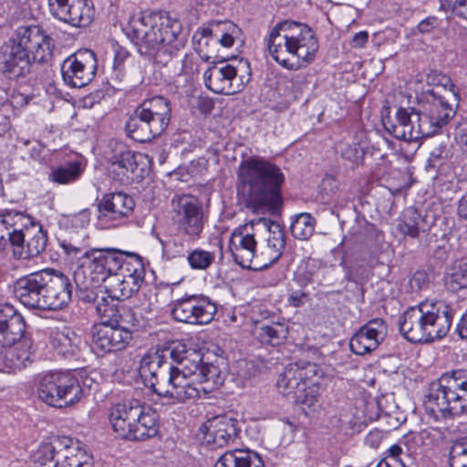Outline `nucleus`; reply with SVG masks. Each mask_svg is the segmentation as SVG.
<instances>
[{"mask_svg": "<svg viewBox=\"0 0 467 467\" xmlns=\"http://www.w3.org/2000/svg\"><path fill=\"white\" fill-rule=\"evenodd\" d=\"M51 40L39 26L32 25L19 26L7 42L26 51L36 62L43 63L52 57Z\"/></svg>", "mask_w": 467, "mask_h": 467, "instance_id": "17", "label": "nucleus"}, {"mask_svg": "<svg viewBox=\"0 0 467 467\" xmlns=\"http://www.w3.org/2000/svg\"><path fill=\"white\" fill-rule=\"evenodd\" d=\"M81 343L80 337L69 327L57 328L50 334L52 348L61 356H75Z\"/></svg>", "mask_w": 467, "mask_h": 467, "instance_id": "37", "label": "nucleus"}, {"mask_svg": "<svg viewBox=\"0 0 467 467\" xmlns=\"http://www.w3.org/2000/svg\"><path fill=\"white\" fill-rule=\"evenodd\" d=\"M267 48L280 66L297 70L314 59L318 50V41L307 25L285 20L277 23L269 32Z\"/></svg>", "mask_w": 467, "mask_h": 467, "instance_id": "4", "label": "nucleus"}, {"mask_svg": "<svg viewBox=\"0 0 467 467\" xmlns=\"http://www.w3.org/2000/svg\"><path fill=\"white\" fill-rule=\"evenodd\" d=\"M214 259V253L205 251L201 248L192 250L187 256V260L191 268L194 270L208 269L213 263Z\"/></svg>", "mask_w": 467, "mask_h": 467, "instance_id": "48", "label": "nucleus"}, {"mask_svg": "<svg viewBox=\"0 0 467 467\" xmlns=\"http://www.w3.org/2000/svg\"><path fill=\"white\" fill-rule=\"evenodd\" d=\"M214 467H265L259 453L251 450H233L224 452Z\"/></svg>", "mask_w": 467, "mask_h": 467, "instance_id": "35", "label": "nucleus"}, {"mask_svg": "<svg viewBox=\"0 0 467 467\" xmlns=\"http://www.w3.org/2000/svg\"><path fill=\"white\" fill-rule=\"evenodd\" d=\"M171 212L181 234L192 241L201 237L208 218L201 200L191 194L175 196L171 200Z\"/></svg>", "mask_w": 467, "mask_h": 467, "instance_id": "12", "label": "nucleus"}, {"mask_svg": "<svg viewBox=\"0 0 467 467\" xmlns=\"http://www.w3.org/2000/svg\"><path fill=\"white\" fill-rule=\"evenodd\" d=\"M250 224L251 229L254 226H262L268 231L267 250L271 256L270 263H275L281 257L285 246V234L280 224L267 218L252 220Z\"/></svg>", "mask_w": 467, "mask_h": 467, "instance_id": "32", "label": "nucleus"}, {"mask_svg": "<svg viewBox=\"0 0 467 467\" xmlns=\"http://www.w3.org/2000/svg\"><path fill=\"white\" fill-rule=\"evenodd\" d=\"M417 109L399 108L394 119L383 117L382 124L385 130L398 140L411 142L425 138L420 123L417 122L414 114Z\"/></svg>", "mask_w": 467, "mask_h": 467, "instance_id": "22", "label": "nucleus"}, {"mask_svg": "<svg viewBox=\"0 0 467 467\" xmlns=\"http://www.w3.org/2000/svg\"><path fill=\"white\" fill-rule=\"evenodd\" d=\"M308 299V294L302 291H293L288 296V303L294 307H299L303 306Z\"/></svg>", "mask_w": 467, "mask_h": 467, "instance_id": "57", "label": "nucleus"}, {"mask_svg": "<svg viewBox=\"0 0 467 467\" xmlns=\"http://www.w3.org/2000/svg\"><path fill=\"white\" fill-rule=\"evenodd\" d=\"M454 115L455 109L452 106L432 88L419 99L414 118L420 123L426 138L437 133Z\"/></svg>", "mask_w": 467, "mask_h": 467, "instance_id": "13", "label": "nucleus"}, {"mask_svg": "<svg viewBox=\"0 0 467 467\" xmlns=\"http://www.w3.org/2000/svg\"><path fill=\"white\" fill-rule=\"evenodd\" d=\"M71 441L63 437L55 438L51 442L43 443L39 446L34 454V461L41 465H46L48 462H54V464L62 460L61 453L64 452V445H68Z\"/></svg>", "mask_w": 467, "mask_h": 467, "instance_id": "40", "label": "nucleus"}, {"mask_svg": "<svg viewBox=\"0 0 467 467\" xmlns=\"http://www.w3.org/2000/svg\"><path fill=\"white\" fill-rule=\"evenodd\" d=\"M134 207L133 198L127 193L122 192L105 193L98 202L99 220L119 224L133 213Z\"/></svg>", "mask_w": 467, "mask_h": 467, "instance_id": "24", "label": "nucleus"}, {"mask_svg": "<svg viewBox=\"0 0 467 467\" xmlns=\"http://www.w3.org/2000/svg\"><path fill=\"white\" fill-rule=\"evenodd\" d=\"M456 137L462 144L467 146V120L459 123L456 127Z\"/></svg>", "mask_w": 467, "mask_h": 467, "instance_id": "63", "label": "nucleus"}, {"mask_svg": "<svg viewBox=\"0 0 467 467\" xmlns=\"http://www.w3.org/2000/svg\"><path fill=\"white\" fill-rule=\"evenodd\" d=\"M61 462L54 467H93V457L79 446L64 445Z\"/></svg>", "mask_w": 467, "mask_h": 467, "instance_id": "43", "label": "nucleus"}, {"mask_svg": "<svg viewBox=\"0 0 467 467\" xmlns=\"http://www.w3.org/2000/svg\"><path fill=\"white\" fill-rule=\"evenodd\" d=\"M106 283L110 296L119 301L130 298L140 287L130 277L121 275L119 271L117 274H113Z\"/></svg>", "mask_w": 467, "mask_h": 467, "instance_id": "39", "label": "nucleus"}, {"mask_svg": "<svg viewBox=\"0 0 467 467\" xmlns=\"http://www.w3.org/2000/svg\"><path fill=\"white\" fill-rule=\"evenodd\" d=\"M453 309L444 300H425L409 307L399 319L401 335L412 343H430L444 337L451 327Z\"/></svg>", "mask_w": 467, "mask_h": 467, "instance_id": "5", "label": "nucleus"}, {"mask_svg": "<svg viewBox=\"0 0 467 467\" xmlns=\"http://www.w3.org/2000/svg\"><path fill=\"white\" fill-rule=\"evenodd\" d=\"M432 222H430L427 215H422L414 207L406 208L400 218L398 229L404 235L411 238L419 237L420 232L430 231Z\"/></svg>", "mask_w": 467, "mask_h": 467, "instance_id": "34", "label": "nucleus"}, {"mask_svg": "<svg viewBox=\"0 0 467 467\" xmlns=\"http://www.w3.org/2000/svg\"><path fill=\"white\" fill-rule=\"evenodd\" d=\"M316 219L308 213L295 215L292 219L290 231L299 240L309 239L315 232Z\"/></svg>", "mask_w": 467, "mask_h": 467, "instance_id": "46", "label": "nucleus"}, {"mask_svg": "<svg viewBox=\"0 0 467 467\" xmlns=\"http://www.w3.org/2000/svg\"><path fill=\"white\" fill-rule=\"evenodd\" d=\"M198 71V64L193 54H184L180 60V67L174 69V73L178 76H192Z\"/></svg>", "mask_w": 467, "mask_h": 467, "instance_id": "54", "label": "nucleus"}, {"mask_svg": "<svg viewBox=\"0 0 467 467\" xmlns=\"http://www.w3.org/2000/svg\"><path fill=\"white\" fill-rule=\"evenodd\" d=\"M37 393L47 405L65 408L78 402L83 390L78 378L71 373L49 371L39 377Z\"/></svg>", "mask_w": 467, "mask_h": 467, "instance_id": "10", "label": "nucleus"}, {"mask_svg": "<svg viewBox=\"0 0 467 467\" xmlns=\"http://www.w3.org/2000/svg\"><path fill=\"white\" fill-rule=\"evenodd\" d=\"M376 467H405L401 460H395L394 458H384Z\"/></svg>", "mask_w": 467, "mask_h": 467, "instance_id": "64", "label": "nucleus"}, {"mask_svg": "<svg viewBox=\"0 0 467 467\" xmlns=\"http://www.w3.org/2000/svg\"><path fill=\"white\" fill-rule=\"evenodd\" d=\"M83 172L81 162L67 161L51 170L48 178L55 183L67 184L77 181Z\"/></svg>", "mask_w": 467, "mask_h": 467, "instance_id": "44", "label": "nucleus"}, {"mask_svg": "<svg viewBox=\"0 0 467 467\" xmlns=\"http://www.w3.org/2000/svg\"><path fill=\"white\" fill-rule=\"evenodd\" d=\"M296 279L301 286H306L314 281L313 273L306 267H299L296 273Z\"/></svg>", "mask_w": 467, "mask_h": 467, "instance_id": "58", "label": "nucleus"}, {"mask_svg": "<svg viewBox=\"0 0 467 467\" xmlns=\"http://www.w3.org/2000/svg\"><path fill=\"white\" fill-rule=\"evenodd\" d=\"M156 238L161 244V250H162L163 256H165L167 258L175 257V254L173 253H171V245H174V246L176 245L175 241L171 240V239L163 240L158 234L156 235Z\"/></svg>", "mask_w": 467, "mask_h": 467, "instance_id": "62", "label": "nucleus"}, {"mask_svg": "<svg viewBox=\"0 0 467 467\" xmlns=\"http://www.w3.org/2000/svg\"><path fill=\"white\" fill-rule=\"evenodd\" d=\"M119 273L121 275L130 277L131 281H135L139 286L144 282L145 269L140 258L135 255V260L132 263H126L123 261L122 266L119 269Z\"/></svg>", "mask_w": 467, "mask_h": 467, "instance_id": "49", "label": "nucleus"}, {"mask_svg": "<svg viewBox=\"0 0 467 467\" xmlns=\"http://www.w3.org/2000/svg\"><path fill=\"white\" fill-rule=\"evenodd\" d=\"M387 335V325L381 318L369 320L350 338V350L356 355H365L375 350Z\"/></svg>", "mask_w": 467, "mask_h": 467, "instance_id": "27", "label": "nucleus"}, {"mask_svg": "<svg viewBox=\"0 0 467 467\" xmlns=\"http://www.w3.org/2000/svg\"><path fill=\"white\" fill-rule=\"evenodd\" d=\"M451 155V148L447 144H440L435 147L430 153L428 159V166L436 168L448 160Z\"/></svg>", "mask_w": 467, "mask_h": 467, "instance_id": "53", "label": "nucleus"}, {"mask_svg": "<svg viewBox=\"0 0 467 467\" xmlns=\"http://www.w3.org/2000/svg\"><path fill=\"white\" fill-rule=\"evenodd\" d=\"M249 227L250 223L240 225L233 231L229 240V250L234 260L243 268H251L256 251L254 234L249 232Z\"/></svg>", "mask_w": 467, "mask_h": 467, "instance_id": "28", "label": "nucleus"}, {"mask_svg": "<svg viewBox=\"0 0 467 467\" xmlns=\"http://www.w3.org/2000/svg\"><path fill=\"white\" fill-rule=\"evenodd\" d=\"M171 117V101L163 96L144 99L130 115L125 130L130 138L143 143L161 135Z\"/></svg>", "mask_w": 467, "mask_h": 467, "instance_id": "8", "label": "nucleus"}, {"mask_svg": "<svg viewBox=\"0 0 467 467\" xmlns=\"http://www.w3.org/2000/svg\"><path fill=\"white\" fill-rule=\"evenodd\" d=\"M428 413L436 419L461 416L467 412V369L443 373L429 388L424 400Z\"/></svg>", "mask_w": 467, "mask_h": 467, "instance_id": "6", "label": "nucleus"}, {"mask_svg": "<svg viewBox=\"0 0 467 467\" xmlns=\"http://www.w3.org/2000/svg\"><path fill=\"white\" fill-rule=\"evenodd\" d=\"M368 39V33L367 31H360L356 33L350 42L354 48H362L366 46Z\"/></svg>", "mask_w": 467, "mask_h": 467, "instance_id": "61", "label": "nucleus"}, {"mask_svg": "<svg viewBox=\"0 0 467 467\" xmlns=\"http://www.w3.org/2000/svg\"><path fill=\"white\" fill-rule=\"evenodd\" d=\"M316 374V366L311 363L289 364L277 379L276 387L280 393L294 403L311 405L306 393L310 378Z\"/></svg>", "mask_w": 467, "mask_h": 467, "instance_id": "14", "label": "nucleus"}, {"mask_svg": "<svg viewBox=\"0 0 467 467\" xmlns=\"http://www.w3.org/2000/svg\"><path fill=\"white\" fill-rule=\"evenodd\" d=\"M132 338L131 327L94 326L92 327V348L101 353L124 349Z\"/></svg>", "mask_w": 467, "mask_h": 467, "instance_id": "25", "label": "nucleus"}, {"mask_svg": "<svg viewBox=\"0 0 467 467\" xmlns=\"http://www.w3.org/2000/svg\"><path fill=\"white\" fill-rule=\"evenodd\" d=\"M89 221L90 212L88 209L67 217V222L71 224L72 228H76V230H85Z\"/></svg>", "mask_w": 467, "mask_h": 467, "instance_id": "55", "label": "nucleus"}, {"mask_svg": "<svg viewBox=\"0 0 467 467\" xmlns=\"http://www.w3.org/2000/svg\"><path fill=\"white\" fill-rule=\"evenodd\" d=\"M20 229L14 240V256L17 259H28L42 253L47 246V235L42 226L32 220Z\"/></svg>", "mask_w": 467, "mask_h": 467, "instance_id": "20", "label": "nucleus"}, {"mask_svg": "<svg viewBox=\"0 0 467 467\" xmlns=\"http://www.w3.org/2000/svg\"><path fill=\"white\" fill-rule=\"evenodd\" d=\"M46 280L43 310H58L67 306L73 292L70 278L59 271L47 268Z\"/></svg>", "mask_w": 467, "mask_h": 467, "instance_id": "23", "label": "nucleus"}, {"mask_svg": "<svg viewBox=\"0 0 467 467\" xmlns=\"http://www.w3.org/2000/svg\"><path fill=\"white\" fill-rule=\"evenodd\" d=\"M320 202L335 207H343L345 200L341 197L339 183L333 176L326 177L321 183L319 192Z\"/></svg>", "mask_w": 467, "mask_h": 467, "instance_id": "45", "label": "nucleus"}, {"mask_svg": "<svg viewBox=\"0 0 467 467\" xmlns=\"http://www.w3.org/2000/svg\"><path fill=\"white\" fill-rule=\"evenodd\" d=\"M439 21L436 17L431 16L422 21L418 25V29L420 33H429L434 28L438 27Z\"/></svg>", "mask_w": 467, "mask_h": 467, "instance_id": "60", "label": "nucleus"}, {"mask_svg": "<svg viewBox=\"0 0 467 467\" xmlns=\"http://www.w3.org/2000/svg\"><path fill=\"white\" fill-rule=\"evenodd\" d=\"M88 234L85 230H69L64 238L58 239L59 246L63 252L74 260L87 251Z\"/></svg>", "mask_w": 467, "mask_h": 467, "instance_id": "38", "label": "nucleus"}, {"mask_svg": "<svg viewBox=\"0 0 467 467\" xmlns=\"http://www.w3.org/2000/svg\"><path fill=\"white\" fill-rule=\"evenodd\" d=\"M155 411L146 410L138 400H128L115 404L109 420L113 431L124 440L145 441L158 433Z\"/></svg>", "mask_w": 467, "mask_h": 467, "instance_id": "9", "label": "nucleus"}, {"mask_svg": "<svg viewBox=\"0 0 467 467\" xmlns=\"http://www.w3.org/2000/svg\"><path fill=\"white\" fill-rule=\"evenodd\" d=\"M253 334L261 344L279 346L287 337L288 327L284 322L256 321Z\"/></svg>", "mask_w": 467, "mask_h": 467, "instance_id": "33", "label": "nucleus"}, {"mask_svg": "<svg viewBox=\"0 0 467 467\" xmlns=\"http://www.w3.org/2000/svg\"><path fill=\"white\" fill-rule=\"evenodd\" d=\"M237 178L248 210L254 213L280 212L285 175L277 165L262 158H249L240 162Z\"/></svg>", "mask_w": 467, "mask_h": 467, "instance_id": "3", "label": "nucleus"}, {"mask_svg": "<svg viewBox=\"0 0 467 467\" xmlns=\"http://www.w3.org/2000/svg\"><path fill=\"white\" fill-rule=\"evenodd\" d=\"M25 321L11 305L0 306V347L7 348L4 362L9 372L31 365L36 358L32 340L24 337Z\"/></svg>", "mask_w": 467, "mask_h": 467, "instance_id": "7", "label": "nucleus"}, {"mask_svg": "<svg viewBox=\"0 0 467 467\" xmlns=\"http://www.w3.org/2000/svg\"><path fill=\"white\" fill-rule=\"evenodd\" d=\"M444 282L451 292L467 288V258L458 259L447 267Z\"/></svg>", "mask_w": 467, "mask_h": 467, "instance_id": "41", "label": "nucleus"}, {"mask_svg": "<svg viewBox=\"0 0 467 467\" xmlns=\"http://www.w3.org/2000/svg\"><path fill=\"white\" fill-rule=\"evenodd\" d=\"M97 68L98 61L95 53L90 49H84L64 60L61 74L66 85L79 88L92 81Z\"/></svg>", "mask_w": 467, "mask_h": 467, "instance_id": "18", "label": "nucleus"}, {"mask_svg": "<svg viewBox=\"0 0 467 467\" xmlns=\"http://www.w3.org/2000/svg\"><path fill=\"white\" fill-rule=\"evenodd\" d=\"M123 255L133 256L132 254L115 248H92L79 257V265L88 270L96 282H107L121 268Z\"/></svg>", "mask_w": 467, "mask_h": 467, "instance_id": "15", "label": "nucleus"}, {"mask_svg": "<svg viewBox=\"0 0 467 467\" xmlns=\"http://www.w3.org/2000/svg\"><path fill=\"white\" fill-rule=\"evenodd\" d=\"M32 57L10 44L4 43L0 47V71L11 80H19L26 77L32 67Z\"/></svg>", "mask_w": 467, "mask_h": 467, "instance_id": "26", "label": "nucleus"}, {"mask_svg": "<svg viewBox=\"0 0 467 467\" xmlns=\"http://www.w3.org/2000/svg\"><path fill=\"white\" fill-rule=\"evenodd\" d=\"M199 349L181 341L158 345L145 353L139 372L144 384L156 395L173 403L201 397L195 378L202 365Z\"/></svg>", "mask_w": 467, "mask_h": 467, "instance_id": "1", "label": "nucleus"}, {"mask_svg": "<svg viewBox=\"0 0 467 467\" xmlns=\"http://www.w3.org/2000/svg\"><path fill=\"white\" fill-rule=\"evenodd\" d=\"M409 283L412 290H421L429 284V276L425 271H416Z\"/></svg>", "mask_w": 467, "mask_h": 467, "instance_id": "56", "label": "nucleus"}, {"mask_svg": "<svg viewBox=\"0 0 467 467\" xmlns=\"http://www.w3.org/2000/svg\"><path fill=\"white\" fill-rule=\"evenodd\" d=\"M217 312L215 304L207 296L192 295L172 302L171 314L179 322L207 325Z\"/></svg>", "mask_w": 467, "mask_h": 467, "instance_id": "16", "label": "nucleus"}, {"mask_svg": "<svg viewBox=\"0 0 467 467\" xmlns=\"http://www.w3.org/2000/svg\"><path fill=\"white\" fill-rule=\"evenodd\" d=\"M46 278L47 268L24 275L16 281L14 292L21 304L31 309L43 310Z\"/></svg>", "mask_w": 467, "mask_h": 467, "instance_id": "21", "label": "nucleus"}, {"mask_svg": "<svg viewBox=\"0 0 467 467\" xmlns=\"http://www.w3.org/2000/svg\"><path fill=\"white\" fill-rule=\"evenodd\" d=\"M97 311L101 321L97 326L134 327L139 324V319L130 307L117 306L114 304H99Z\"/></svg>", "mask_w": 467, "mask_h": 467, "instance_id": "31", "label": "nucleus"}, {"mask_svg": "<svg viewBox=\"0 0 467 467\" xmlns=\"http://www.w3.org/2000/svg\"><path fill=\"white\" fill-rule=\"evenodd\" d=\"M238 33L239 28L234 24L228 21L217 22L215 37L223 47H231Z\"/></svg>", "mask_w": 467, "mask_h": 467, "instance_id": "50", "label": "nucleus"}, {"mask_svg": "<svg viewBox=\"0 0 467 467\" xmlns=\"http://www.w3.org/2000/svg\"><path fill=\"white\" fill-rule=\"evenodd\" d=\"M203 440L213 449L222 448L234 441L237 437V421L229 418L215 419L204 425Z\"/></svg>", "mask_w": 467, "mask_h": 467, "instance_id": "30", "label": "nucleus"}, {"mask_svg": "<svg viewBox=\"0 0 467 467\" xmlns=\"http://www.w3.org/2000/svg\"><path fill=\"white\" fill-rule=\"evenodd\" d=\"M110 171L122 183L133 182V174L138 168L136 155L122 142H116L109 158Z\"/></svg>", "mask_w": 467, "mask_h": 467, "instance_id": "29", "label": "nucleus"}, {"mask_svg": "<svg viewBox=\"0 0 467 467\" xmlns=\"http://www.w3.org/2000/svg\"><path fill=\"white\" fill-rule=\"evenodd\" d=\"M128 35L141 55L161 67L177 57L187 42L181 22L161 12L132 17Z\"/></svg>", "mask_w": 467, "mask_h": 467, "instance_id": "2", "label": "nucleus"}, {"mask_svg": "<svg viewBox=\"0 0 467 467\" xmlns=\"http://www.w3.org/2000/svg\"><path fill=\"white\" fill-rule=\"evenodd\" d=\"M449 465L451 467H467V436L451 441Z\"/></svg>", "mask_w": 467, "mask_h": 467, "instance_id": "47", "label": "nucleus"}, {"mask_svg": "<svg viewBox=\"0 0 467 467\" xmlns=\"http://www.w3.org/2000/svg\"><path fill=\"white\" fill-rule=\"evenodd\" d=\"M250 64L240 60L238 66L224 61L213 62L203 74L205 86L216 94H234L249 81Z\"/></svg>", "mask_w": 467, "mask_h": 467, "instance_id": "11", "label": "nucleus"}, {"mask_svg": "<svg viewBox=\"0 0 467 467\" xmlns=\"http://www.w3.org/2000/svg\"><path fill=\"white\" fill-rule=\"evenodd\" d=\"M224 381V374L220 368L213 363H202L196 378L195 385L205 384L200 388L201 392L204 393L211 392L212 390L218 389L223 385Z\"/></svg>", "mask_w": 467, "mask_h": 467, "instance_id": "42", "label": "nucleus"}, {"mask_svg": "<svg viewBox=\"0 0 467 467\" xmlns=\"http://www.w3.org/2000/svg\"><path fill=\"white\" fill-rule=\"evenodd\" d=\"M426 82L430 86H433L436 88H442L445 91L451 92L453 96L457 95V91L455 90V86L451 81V78L446 74L438 71L432 70L426 75Z\"/></svg>", "mask_w": 467, "mask_h": 467, "instance_id": "51", "label": "nucleus"}, {"mask_svg": "<svg viewBox=\"0 0 467 467\" xmlns=\"http://www.w3.org/2000/svg\"><path fill=\"white\" fill-rule=\"evenodd\" d=\"M29 223V216L22 212L5 211L0 213V244L9 242L14 246V236Z\"/></svg>", "mask_w": 467, "mask_h": 467, "instance_id": "36", "label": "nucleus"}, {"mask_svg": "<svg viewBox=\"0 0 467 467\" xmlns=\"http://www.w3.org/2000/svg\"><path fill=\"white\" fill-rule=\"evenodd\" d=\"M12 112V107L10 109H2V110H0V136L5 135L9 130L10 115Z\"/></svg>", "mask_w": 467, "mask_h": 467, "instance_id": "59", "label": "nucleus"}, {"mask_svg": "<svg viewBox=\"0 0 467 467\" xmlns=\"http://www.w3.org/2000/svg\"><path fill=\"white\" fill-rule=\"evenodd\" d=\"M48 7L54 18L76 28L89 26L95 13L91 0H48Z\"/></svg>", "mask_w": 467, "mask_h": 467, "instance_id": "19", "label": "nucleus"}, {"mask_svg": "<svg viewBox=\"0 0 467 467\" xmlns=\"http://www.w3.org/2000/svg\"><path fill=\"white\" fill-rule=\"evenodd\" d=\"M441 7L467 21V0H441Z\"/></svg>", "mask_w": 467, "mask_h": 467, "instance_id": "52", "label": "nucleus"}]
</instances>
